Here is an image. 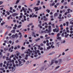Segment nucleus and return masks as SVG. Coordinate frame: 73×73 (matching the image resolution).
Here are the masks:
<instances>
[{
	"label": "nucleus",
	"instance_id": "f257e3e1",
	"mask_svg": "<svg viewBox=\"0 0 73 73\" xmlns=\"http://www.w3.org/2000/svg\"><path fill=\"white\" fill-rule=\"evenodd\" d=\"M18 61L19 62V65L18 64H17L16 65L17 66H18V65H19V66H22V65H23L24 64V63L22 62H21L20 61V59L18 60Z\"/></svg>",
	"mask_w": 73,
	"mask_h": 73
},
{
	"label": "nucleus",
	"instance_id": "f03ea898",
	"mask_svg": "<svg viewBox=\"0 0 73 73\" xmlns=\"http://www.w3.org/2000/svg\"><path fill=\"white\" fill-rule=\"evenodd\" d=\"M52 27L50 26V25L48 26V33H50L51 32V27Z\"/></svg>",
	"mask_w": 73,
	"mask_h": 73
},
{
	"label": "nucleus",
	"instance_id": "7ed1b4c3",
	"mask_svg": "<svg viewBox=\"0 0 73 73\" xmlns=\"http://www.w3.org/2000/svg\"><path fill=\"white\" fill-rule=\"evenodd\" d=\"M19 35H20L19 37V38L21 39V37H22V36H23V35H22V34L20 33V32H19L18 34Z\"/></svg>",
	"mask_w": 73,
	"mask_h": 73
},
{
	"label": "nucleus",
	"instance_id": "20e7f679",
	"mask_svg": "<svg viewBox=\"0 0 73 73\" xmlns=\"http://www.w3.org/2000/svg\"><path fill=\"white\" fill-rule=\"evenodd\" d=\"M18 15V13H14L12 14V16H13L14 17V16H17V15Z\"/></svg>",
	"mask_w": 73,
	"mask_h": 73
},
{
	"label": "nucleus",
	"instance_id": "39448f33",
	"mask_svg": "<svg viewBox=\"0 0 73 73\" xmlns=\"http://www.w3.org/2000/svg\"><path fill=\"white\" fill-rule=\"evenodd\" d=\"M58 64H61L62 62V60L61 59H59L58 60Z\"/></svg>",
	"mask_w": 73,
	"mask_h": 73
},
{
	"label": "nucleus",
	"instance_id": "423d86ee",
	"mask_svg": "<svg viewBox=\"0 0 73 73\" xmlns=\"http://www.w3.org/2000/svg\"><path fill=\"white\" fill-rule=\"evenodd\" d=\"M54 4H55V3H52V4H50V7H52V6H54Z\"/></svg>",
	"mask_w": 73,
	"mask_h": 73
},
{
	"label": "nucleus",
	"instance_id": "0eeeda50",
	"mask_svg": "<svg viewBox=\"0 0 73 73\" xmlns=\"http://www.w3.org/2000/svg\"><path fill=\"white\" fill-rule=\"evenodd\" d=\"M55 53V52H53L50 53L48 54V55H52V54H54Z\"/></svg>",
	"mask_w": 73,
	"mask_h": 73
},
{
	"label": "nucleus",
	"instance_id": "6e6552de",
	"mask_svg": "<svg viewBox=\"0 0 73 73\" xmlns=\"http://www.w3.org/2000/svg\"><path fill=\"white\" fill-rule=\"evenodd\" d=\"M11 48H10L9 50V51L10 52H13V50H11Z\"/></svg>",
	"mask_w": 73,
	"mask_h": 73
},
{
	"label": "nucleus",
	"instance_id": "1a4fd4ad",
	"mask_svg": "<svg viewBox=\"0 0 73 73\" xmlns=\"http://www.w3.org/2000/svg\"><path fill=\"white\" fill-rule=\"evenodd\" d=\"M52 44L51 46V47H52V48H54V46H53V44H54V42H52Z\"/></svg>",
	"mask_w": 73,
	"mask_h": 73
},
{
	"label": "nucleus",
	"instance_id": "9d476101",
	"mask_svg": "<svg viewBox=\"0 0 73 73\" xmlns=\"http://www.w3.org/2000/svg\"><path fill=\"white\" fill-rule=\"evenodd\" d=\"M22 10L24 11V12H26L27 11L26 10H25V9L24 7H23L22 8Z\"/></svg>",
	"mask_w": 73,
	"mask_h": 73
},
{
	"label": "nucleus",
	"instance_id": "9b49d317",
	"mask_svg": "<svg viewBox=\"0 0 73 73\" xmlns=\"http://www.w3.org/2000/svg\"><path fill=\"white\" fill-rule=\"evenodd\" d=\"M48 31H48V29H46L45 31H44V33H46V32H47V33H48Z\"/></svg>",
	"mask_w": 73,
	"mask_h": 73
},
{
	"label": "nucleus",
	"instance_id": "f8f14e48",
	"mask_svg": "<svg viewBox=\"0 0 73 73\" xmlns=\"http://www.w3.org/2000/svg\"><path fill=\"white\" fill-rule=\"evenodd\" d=\"M35 11H38V10H39L38 9V7H35Z\"/></svg>",
	"mask_w": 73,
	"mask_h": 73
},
{
	"label": "nucleus",
	"instance_id": "ddd939ff",
	"mask_svg": "<svg viewBox=\"0 0 73 73\" xmlns=\"http://www.w3.org/2000/svg\"><path fill=\"white\" fill-rule=\"evenodd\" d=\"M17 56H18L19 54H20V53L18 51H17Z\"/></svg>",
	"mask_w": 73,
	"mask_h": 73
},
{
	"label": "nucleus",
	"instance_id": "4468645a",
	"mask_svg": "<svg viewBox=\"0 0 73 73\" xmlns=\"http://www.w3.org/2000/svg\"><path fill=\"white\" fill-rule=\"evenodd\" d=\"M57 39L58 40H61V37H60L59 36H57Z\"/></svg>",
	"mask_w": 73,
	"mask_h": 73
},
{
	"label": "nucleus",
	"instance_id": "2eb2a0df",
	"mask_svg": "<svg viewBox=\"0 0 73 73\" xmlns=\"http://www.w3.org/2000/svg\"><path fill=\"white\" fill-rule=\"evenodd\" d=\"M12 72H14L15 70V68L13 67H12Z\"/></svg>",
	"mask_w": 73,
	"mask_h": 73
},
{
	"label": "nucleus",
	"instance_id": "dca6fc26",
	"mask_svg": "<svg viewBox=\"0 0 73 73\" xmlns=\"http://www.w3.org/2000/svg\"><path fill=\"white\" fill-rule=\"evenodd\" d=\"M24 21H26L27 20V19H26V16H24Z\"/></svg>",
	"mask_w": 73,
	"mask_h": 73
},
{
	"label": "nucleus",
	"instance_id": "f3484780",
	"mask_svg": "<svg viewBox=\"0 0 73 73\" xmlns=\"http://www.w3.org/2000/svg\"><path fill=\"white\" fill-rule=\"evenodd\" d=\"M69 34H67L66 35H65V37H66V38H67V37L69 36Z\"/></svg>",
	"mask_w": 73,
	"mask_h": 73
},
{
	"label": "nucleus",
	"instance_id": "a211bd4d",
	"mask_svg": "<svg viewBox=\"0 0 73 73\" xmlns=\"http://www.w3.org/2000/svg\"><path fill=\"white\" fill-rule=\"evenodd\" d=\"M65 40H63V41L61 42V44H64V43H65Z\"/></svg>",
	"mask_w": 73,
	"mask_h": 73
},
{
	"label": "nucleus",
	"instance_id": "6ab92c4d",
	"mask_svg": "<svg viewBox=\"0 0 73 73\" xmlns=\"http://www.w3.org/2000/svg\"><path fill=\"white\" fill-rule=\"evenodd\" d=\"M4 50H5V51H7V50H8V48H4Z\"/></svg>",
	"mask_w": 73,
	"mask_h": 73
},
{
	"label": "nucleus",
	"instance_id": "aec40b11",
	"mask_svg": "<svg viewBox=\"0 0 73 73\" xmlns=\"http://www.w3.org/2000/svg\"><path fill=\"white\" fill-rule=\"evenodd\" d=\"M14 62V60H12V61H11V59L10 60L9 62V61H8V62Z\"/></svg>",
	"mask_w": 73,
	"mask_h": 73
},
{
	"label": "nucleus",
	"instance_id": "412c9836",
	"mask_svg": "<svg viewBox=\"0 0 73 73\" xmlns=\"http://www.w3.org/2000/svg\"><path fill=\"white\" fill-rule=\"evenodd\" d=\"M11 32H12V33H15V30H13L11 31Z\"/></svg>",
	"mask_w": 73,
	"mask_h": 73
},
{
	"label": "nucleus",
	"instance_id": "4be33fe9",
	"mask_svg": "<svg viewBox=\"0 0 73 73\" xmlns=\"http://www.w3.org/2000/svg\"><path fill=\"white\" fill-rule=\"evenodd\" d=\"M19 1H20V0H17L15 4H17L19 3Z\"/></svg>",
	"mask_w": 73,
	"mask_h": 73
},
{
	"label": "nucleus",
	"instance_id": "5701e85b",
	"mask_svg": "<svg viewBox=\"0 0 73 73\" xmlns=\"http://www.w3.org/2000/svg\"><path fill=\"white\" fill-rule=\"evenodd\" d=\"M44 69V67H42L40 69V71H42Z\"/></svg>",
	"mask_w": 73,
	"mask_h": 73
},
{
	"label": "nucleus",
	"instance_id": "b1692460",
	"mask_svg": "<svg viewBox=\"0 0 73 73\" xmlns=\"http://www.w3.org/2000/svg\"><path fill=\"white\" fill-rule=\"evenodd\" d=\"M28 51H29V52H30V53H32V51L30 50V49H28Z\"/></svg>",
	"mask_w": 73,
	"mask_h": 73
},
{
	"label": "nucleus",
	"instance_id": "393cba45",
	"mask_svg": "<svg viewBox=\"0 0 73 73\" xmlns=\"http://www.w3.org/2000/svg\"><path fill=\"white\" fill-rule=\"evenodd\" d=\"M46 11L48 13H49V12H50V10H49L48 9H47L46 10Z\"/></svg>",
	"mask_w": 73,
	"mask_h": 73
},
{
	"label": "nucleus",
	"instance_id": "a878e982",
	"mask_svg": "<svg viewBox=\"0 0 73 73\" xmlns=\"http://www.w3.org/2000/svg\"><path fill=\"white\" fill-rule=\"evenodd\" d=\"M37 17V16L34 15L32 17Z\"/></svg>",
	"mask_w": 73,
	"mask_h": 73
},
{
	"label": "nucleus",
	"instance_id": "bb28decb",
	"mask_svg": "<svg viewBox=\"0 0 73 73\" xmlns=\"http://www.w3.org/2000/svg\"><path fill=\"white\" fill-rule=\"evenodd\" d=\"M66 25L67 27H68V25L69 24V22H66Z\"/></svg>",
	"mask_w": 73,
	"mask_h": 73
},
{
	"label": "nucleus",
	"instance_id": "cd10ccee",
	"mask_svg": "<svg viewBox=\"0 0 73 73\" xmlns=\"http://www.w3.org/2000/svg\"><path fill=\"white\" fill-rule=\"evenodd\" d=\"M15 36L17 38V37H18V35H17V34L16 33L15 34Z\"/></svg>",
	"mask_w": 73,
	"mask_h": 73
},
{
	"label": "nucleus",
	"instance_id": "c85d7f7f",
	"mask_svg": "<svg viewBox=\"0 0 73 73\" xmlns=\"http://www.w3.org/2000/svg\"><path fill=\"white\" fill-rule=\"evenodd\" d=\"M21 27V25H20L18 26V28H20Z\"/></svg>",
	"mask_w": 73,
	"mask_h": 73
},
{
	"label": "nucleus",
	"instance_id": "c756f323",
	"mask_svg": "<svg viewBox=\"0 0 73 73\" xmlns=\"http://www.w3.org/2000/svg\"><path fill=\"white\" fill-rule=\"evenodd\" d=\"M12 36L13 38H14L15 37V35H13Z\"/></svg>",
	"mask_w": 73,
	"mask_h": 73
},
{
	"label": "nucleus",
	"instance_id": "7c9ffc66",
	"mask_svg": "<svg viewBox=\"0 0 73 73\" xmlns=\"http://www.w3.org/2000/svg\"><path fill=\"white\" fill-rule=\"evenodd\" d=\"M70 9H68V10H67V11H68V12H67L68 13H70Z\"/></svg>",
	"mask_w": 73,
	"mask_h": 73
},
{
	"label": "nucleus",
	"instance_id": "2f4dec72",
	"mask_svg": "<svg viewBox=\"0 0 73 73\" xmlns=\"http://www.w3.org/2000/svg\"><path fill=\"white\" fill-rule=\"evenodd\" d=\"M60 33H58L57 35V37H59L60 36Z\"/></svg>",
	"mask_w": 73,
	"mask_h": 73
},
{
	"label": "nucleus",
	"instance_id": "473e14b6",
	"mask_svg": "<svg viewBox=\"0 0 73 73\" xmlns=\"http://www.w3.org/2000/svg\"><path fill=\"white\" fill-rule=\"evenodd\" d=\"M5 22H4L3 23H1V25L2 26H3V25H4V24H5Z\"/></svg>",
	"mask_w": 73,
	"mask_h": 73
},
{
	"label": "nucleus",
	"instance_id": "72a5a7b5",
	"mask_svg": "<svg viewBox=\"0 0 73 73\" xmlns=\"http://www.w3.org/2000/svg\"><path fill=\"white\" fill-rule=\"evenodd\" d=\"M50 48H51V47L50 46H49L47 48V49H50Z\"/></svg>",
	"mask_w": 73,
	"mask_h": 73
},
{
	"label": "nucleus",
	"instance_id": "f704fd0d",
	"mask_svg": "<svg viewBox=\"0 0 73 73\" xmlns=\"http://www.w3.org/2000/svg\"><path fill=\"white\" fill-rule=\"evenodd\" d=\"M11 59H9L8 58V57H6V60H9V61H10V60Z\"/></svg>",
	"mask_w": 73,
	"mask_h": 73
},
{
	"label": "nucleus",
	"instance_id": "c9c22d12",
	"mask_svg": "<svg viewBox=\"0 0 73 73\" xmlns=\"http://www.w3.org/2000/svg\"><path fill=\"white\" fill-rule=\"evenodd\" d=\"M70 21V22H72V21H73V19H71L70 20H69Z\"/></svg>",
	"mask_w": 73,
	"mask_h": 73
},
{
	"label": "nucleus",
	"instance_id": "e433bc0d",
	"mask_svg": "<svg viewBox=\"0 0 73 73\" xmlns=\"http://www.w3.org/2000/svg\"><path fill=\"white\" fill-rule=\"evenodd\" d=\"M58 62V61L57 60H55V64H57Z\"/></svg>",
	"mask_w": 73,
	"mask_h": 73
},
{
	"label": "nucleus",
	"instance_id": "4c0bfd02",
	"mask_svg": "<svg viewBox=\"0 0 73 73\" xmlns=\"http://www.w3.org/2000/svg\"><path fill=\"white\" fill-rule=\"evenodd\" d=\"M28 10L29 11H30V12H32V9H30V8H28Z\"/></svg>",
	"mask_w": 73,
	"mask_h": 73
},
{
	"label": "nucleus",
	"instance_id": "58836bf2",
	"mask_svg": "<svg viewBox=\"0 0 73 73\" xmlns=\"http://www.w3.org/2000/svg\"><path fill=\"white\" fill-rule=\"evenodd\" d=\"M40 40V38H38L36 40V41H38V40Z\"/></svg>",
	"mask_w": 73,
	"mask_h": 73
},
{
	"label": "nucleus",
	"instance_id": "ea45409f",
	"mask_svg": "<svg viewBox=\"0 0 73 73\" xmlns=\"http://www.w3.org/2000/svg\"><path fill=\"white\" fill-rule=\"evenodd\" d=\"M6 12V13H7V14L8 15H9L10 13H9V12H8V11H7Z\"/></svg>",
	"mask_w": 73,
	"mask_h": 73
},
{
	"label": "nucleus",
	"instance_id": "a19ab883",
	"mask_svg": "<svg viewBox=\"0 0 73 73\" xmlns=\"http://www.w3.org/2000/svg\"><path fill=\"white\" fill-rule=\"evenodd\" d=\"M44 21H47L48 20V19L47 18H44Z\"/></svg>",
	"mask_w": 73,
	"mask_h": 73
},
{
	"label": "nucleus",
	"instance_id": "79ce46f5",
	"mask_svg": "<svg viewBox=\"0 0 73 73\" xmlns=\"http://www.w3.org/2000/svg\"><path fill=\"white\" fill-rule=\"evenodd\" d=\"M0 69L1 70H4V68H0Z\"/></svg>",
	"mask_w": 73,
	"mask_h": 73
},
{
	"label": "nucleus",
	"instance_id": "37998d69",
	"mask_svg": "<svg viewBox=\"0 0 73 73\" xmlns=\"http://www.w3.org/2000/svg\"><path fill=\"white\" fill-rule=\"evenodd\" d=\"M58 29H56V32H58Z\"/></svg>",
	"mask_w": 73,
	"mask_h": 73
},
{
	"label": "nucleus",
	"instance_id": "c03bdc74",
	"mask_svg": "<svg viewBox=\"0 0 73 73\" xmlns=\"http://www.w3.org/2000/svg\"><path fill=\"white\" fill-rule=\"evenodd\" d=\"M14 56V55H12L11 56H10V58H11L12 57H13Z\"/></svg>",
	"mask_w": 73,
	"mask_h": 73
},
{
	"label": "nucleus",
	"instance_id": "a18cd8bd",
	"mask_svg": "<svg viewBox=\"0 0 73 73\" xmlns=\"http://www.w3.org/2000/svg\"><path fill=\"white\" fill-rule=\"evenodd\" d=\"M64 33H62V37H64Z\"/></svg>",
	"mask_w": 73,
	"mask_h": 73
},
{
	"label": "nucleus",
	"instance_id": "49530a36",
	"mask_svg": "<svg viewBox=\"0 0 73 73\" xmlns=\"http://www.w3.org/2000/svg\"><path fill=\"white\" fill-rule=\"evenodd\" d=\"M57 14H58L57 13H56L54 14V16H57Z\"/></svg>",
	"mask_w": 73,
	"mask_h": 73
},
{
	"label": "nucleus",
	"instance_id": "de8ad7c7",
	"mask_svg": "<svg viewBox=\"0 0 73 73\" xmlns=\"http://www.w3.org/2000/svg\"><path fill=\"white\" fill-rule=\"evenodd\" d=\"M47 46H49V43H47L46 44Z\"/></svg>",
	"mask_w": 73,
	"mask_h": 73
},
{
	"label": "nucleus",
	"instance_id": "09e8293b",
	"mask_svg": "<svg viewBox=\"0 0 73 73\" xmlns=\"http://www.w3.org/2000/svg\"><path fill=\"white\" fill-rule=\"evenodd\" d=\"M51 25L52 26L53 28H55V27H54V24H52Z\"/></svg>",
	"mask_w": 73,
	"mask_h": 73
},
{
	"label": "nucleus",
	"instance_id": "8fccbe9b",
	"mask_svg": "<svg viewBox=\"0 0 73 73\" xmlns=\"http://www.w3.org/2000/svg\"><path fill=\"white\" fill-rule=\"evenodd\" d=\"M62 27H63V25H61L60 26V28Z\"/></svg>",
	"mask_w": 73,
	"mask_h": 73
},
{
	"label": "nucleus",
	"instance_id": "3c124183",
	"mask_svg": "<svg viewBox=\"0 0 73 73\" xmlns=\"http://www.w3.org/2000/svg\"><path fill=\"white\" fill-rule=\"evenodd\" d=\"M0 66L1 67H2V66H3V63H1L0 64Z\"/></svg>",
	"mask_w": 73,
	"mask_h": 73
},
{
	"label": "nucleus",
	"instance_id": "603ef678",
	"mask_svg": "<svg viewBox=\"0 0 73 73\" xmlns=\"http://www.w3.org/2000/svg\"><path fill=\"white\" fill-rule=\"evenodd\" d=\"M49 38H50V37L48 36L46 38V40L47 39H49Z\"/></svg>",
	"mask_w": 73,
	"mask_h": 73
},
{
	"label": "nucleus",
	"instance_id": "864d4df0",
	"mask_svg": "<svg viewBox=\"0 0 73 73\" xmlns=\"http://www.w3.org/2000/svg\"><path fill=\"white\" fill-rule=\"evenodd\" d=\"M15 42L16 43H18V42H19V41L18 40H17Z\"/></svg>",
	"mask_w": 73,
	"mask_h": 73
},
{
	"label": "nucleus",
	"instance_id": "5fc2aeb1",
	"mask_svg": "<svg viewBox=\"0 0 73 73\" xmlns=\"http://www.w3.org/2000/svg\"><path fill=\"white\" fill-rule=\"evenodd\" d=\"M59 68H60V66H57L56 67V69H58Z\"/></svg>",
	"mask_w": 73,
	"mask_h": 73
},
{
	"label": "nucleus",
	"instance_id": "6e6d98bb",
	"mask_svg": "<svg viewBox=\"0 0 73 73\" xmlns=\"http://www.w3.org/2000/svg\"><path fill=\"white\" fill-rule=\"evenodd\" d=\"M56 31V29H54L53 30V32H55Z\"/></svg>",
	"mask_w": 73,
	"mask_h": 73
},
{
	"label": "nucleus",
	"instance_id": "4d7b16f0",
	"mask_svg": "<svg viewBox=\"0 0 73 73\" xmlns=\"http://www.w3.org/2000/svg\"><path fill=\"white\" fill-rule=\"evenodd\" d=\"M21 49L22 50H23V49H25V47H22L21 48Z\"/></svg>",
	"mask_w": 73,
	"mask_h": 73
},
{
	"label": "nucleus",
	"instance_id": "13d9d810",
	"mask_svg": "<svg viewBox=\"0 0 73 73\" xmlns=\"http://www.w3.org/2000/svg\"><path fill=\"white\" fill-rule=\"evenodd\" d=\"M32 17H33V16H32V15H30V16H29L31 18Z\"/></svg>",
	"mask_w": 73,
	"mask_h": 73
},
{
	"label": "nucleus",
	"instance_id": "bf43d9fd",
	"mask_svg": "<svg viewBox=\"0 0 73 73\" xmlns=\"http://www.w3.org/2000/svg\"><path fill=\"white\" fill-rule=\"evenodd\" d=\"M3 3V2L1 1L0 2V5L2 4Z\"/></svg>",
	"mask_w": 73,
	"mask_h": 73
},
{
	"label": "nucleus",
	"instance_id": "052dcab7",
	"mask_svg": "<svg viewBox=\"0 0 73 73\" xmlns=\"http://www.w3.org/2000/svg\"><path fill=\"white\" fill-rule=\"evenodd\" d=\"M38 55L37 54L35 55L34 56L35 57H37V56Z\"/></svg>",
	"mask_w": 73,
	"mask_h": 73
},
{
	"label": "nucleus",
	"instance_id": "680f3d73",
	"mask_svg": "<svg viewBox=\"0 0 73 73\" xmlns=\"http://www.w3.org/2000/svg\"><path fill=\"white\" fill-rule=\"evenodd\" d=\"M10 9L11 10H12V9H13V8H12V7H11L10 8Z\"/></svg>",
	"mask_w": 73,
	"mask_h": 73
},
{
	"label": "nucleus",
	"instance_id": "e2e57ef3",
	"mask_svg": "<svg viewBox=\"0 0 73 73\" xmlns=\"http://www.w3.org/2000/svg\"><path fill=\"white\" fill-rule=\"evenodd\" d=\"M9 12H10V13H13V12L11 10H10L9 11Z\"/></svg>",
	"mask_w": 73,
	"mask_h": 73
},
{
	"label": "nucleus",
	"instance_id": "0e129e2a",
	"mask_svg": "<svg viewBox=\"0 0 73 73\" xmlns=\"http://www.w3.org/2000/svg\"><path fill=\"white\" fill-rule=\"evenodd\" d=\"M64 0H62L61 1V2L62 3H63L64 2Z\"/></svg>",
	"mask_w": 73,
	"mask_h": 73
},
{
	"label": "nucleus",
	"instance_id": "69168bd1",
	"mask_svg": "<svg viewBox=\"0 0 73 73\" xmlns=\"http://www.w3.org/2000/svg\"><path fill=\"white\" fill-rule=\"evenodd\" d=\"M71 16L70 15V14H68V17H70Z\"/></svg>",
	"mask_w": 73,
	"mask_h": 73
},
{
	"label": "nucleus",
	"instance_id": "338daca9",
	"mask_svg": "<svg viewBox=\"0 0 73 73\" xmlns=\"http://www.w3.org/2000/svg\"><path fill=\"white\" fill-rule=\"evenodd\" d=\"M9 42L10 43V44H12V41L11 40H10L9 41Z\"/></svg>",
	"mask_w": 73,
	"mask_h": 73
},
{
	"label": "nucleus",
	"instance_id": "774afa93",
	"mask_svg": "<svg viewBox=\"0 0 73 73\" xmlns=\"http://www.w3.org/2000/svg\"><path fill=\"white\" fill-rule=\"evenodd\" d=\"M70 24H72V25H73V22H70Z\"/></svg>",
	"mask_w": 73,
	"mask_h": 73
}]
</instances>
